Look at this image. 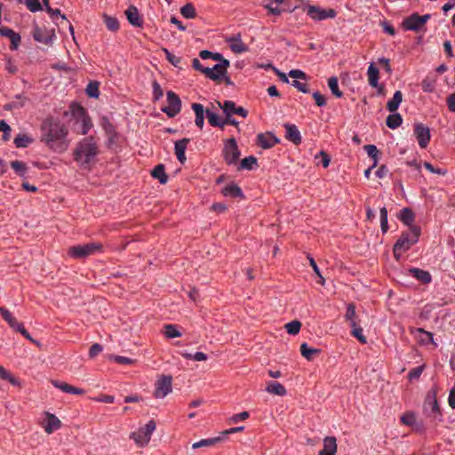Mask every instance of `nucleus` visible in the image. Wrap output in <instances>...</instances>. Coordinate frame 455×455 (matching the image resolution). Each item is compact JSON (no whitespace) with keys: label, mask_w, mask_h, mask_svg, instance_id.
I'll return each mask as SVG.
<instances>
[{"label":"nucleus","mask_w":455,"mask_h":455,"mask_svg":"<svg viewBox=\"0 0 455 455\" xmlns=\"http://www.w3.org/2000/svg\"><path fill=\"white\" fill-rule=\"evenodd\" d=\"M41 141L51 150L63 153L69 146L68 129L59 118L48 116L41 124Z\"/></svg>","instance_id":"nucleus-1"},{"label":"nucleus","mask_w":455,"mask_h":455,"mask_svg":"<svg viewBox=\"0 0 455 455\" xmlns=\"http://www.w3.org/2000/svg\"><path fill=\"white\" fill-rule=\"evenodd\" d=\"M100 154L98 143L93 136L79 140L73 150L74 161L83 169L90 170L96 163Z\"/></svg>","instance_id":"nucleus-2"},{"label":"nucleus","mask_w":455,"mask_h":455,"mask_svg":"<svg viewBox=\"0 0 455 455\" xmlns=\"http://www.w3.org/2000/svg\"><path fill=\"white\" fill-rule=\"evenodd\" d=\"M103 251V245L100 243H88L77 244L68 248V254L73 259H83L91 255Z\"/></svg>","instance_id":"nucleus-3"},{"label":"nucleus","mask_w":455,"mask_h":455,"mask_svg":"<svg viewBox=\"0 0 455 455\" xmlns=\"http://www.w3.org/2000/svg\"><path fill=\"white\" fill-rule=\"evenodd\" d=\"M71 108L74 117L76 119L77 124H79L76 132L78 134L86 135L92 127V119L86 109L76 103H73Z\"/></svg>","instance_id":"nucleus-4"},{"label":"nucleus","mask_w":455,"mask_h":455,"mask_svg":"<svg viewBox=\"0 0 455 455\" xmlns=\"http://www.w3.org/2000/svg\"><path fill=\"white\" fill-rule=\"evenodd\" d=\"M421 234V228L419 226H411L407 231L401 234L399 239L395 242L396 250L409 251L412 245L418 243Z\"/></svg>","instance_id":"nucleus-5"},{"label":"nucleus","mask_w":455,"mask_h":455,"mask_svg":"<svg viewBox=\"0 0 455 455\" xmlns=\"http://www.w3.org/2000/svg\"><path fill=\"white\" fill-rule=\"evenodd\" d=\"M156 428V424L154 419H151L144 427H140L138 431L131 433L130 438L132 439L138 446L144 447L149 443Z\"/></svg>","instance_id":"nucleus-6"},{"label":"nucleus","mask_w":455,"mask_h":455,"mask_svg":"<svg viewBox=\"0 0 455 455\" xmlns=\"http://www.w3.org/2000/svg\"><path fill=\"white\" fill-rule=\"evenodd\" d=\"M222 156L228 165L235 164L237 163L241 156V151L235 138L232 137L225 140Z\"/></svg>","instance_id":"nucleus-7"},{"label":"nucleus","mask_w":455,"mask_h":455,"mask_svg":"<svg viewBox=\"0 0 455 455\" xmlns=\"http://www.w3.org/2000/svg\"><path fill=\"white\" fill-rule=\"evenodd\" d=\"M0 315L8 323L12 329L20 332L28 340L34 342V339L30 336L29 332L25 329L23 323H19L7 308L0 307Z\"/></svg>","instance_id":"nucleus-8"},{"label":"nucleus","mask_w":455,"mask_h":455,"mask_svg":"<svg viewBox=\"0 0 455 455\" xmlns=\"http://www.w3.org/2000/svg\"><path fill=\"white\" fill-rule=\"evenodd\" d=\"M32 36L35 41L44 45H52L56 38L54 29L41 28L36 22L33 24Z\"/></svg>","instance_id":"nucleus-9"},{"label":"nucleus","mask_w":455,"mask_h":455,"mask_svg":"<svg viewBox=\"0 0 455 455\" xmlns=\"http://www.w3.org/2000/svg\"><path fill=\"white\" fill-rule=\"evenodd\" d=\"M168 106L163 107L161 110L167 115L168 117H175L181 110L182 102L180 96L172 92H166Z\"/></svg>","instance_id":"nucleus-10"},{"label":"nucleus","mask_w":455,"mask_h":455,"mask_svg":"<svg viewBox=\"0 0 455 455\" xmlns=\"http://www.w3.org/2000/svg\"><path fill=\"white\" fill-rule=\"evenodd\" d=\"M430 14L419 15L415 12L405 18L402 23L403 28L406 30L419 31L430 19Z\"/></svg>","instance_id":"nucleus-11"},{"label":"nucleus","mask_w":455,"mask_h":455,"mask_svg":"<svg viewBox=\"0 0 455 455\" xmlns=\"http://www.w3.org/2000/svg\"><path fill=\"white\" fill-rule=\"evenodd\" d=\"M304 11L314 20H323L326 19H333L336 17L337 12L333 9H322L315 5H307Z\"/></svg>","instance_id":"nucleus-12"},{"label":"nucleus","mask_w":455,"mask_h":455,"mask_svg":"<svg viewBox=\"0 0 455 455\" xmlns=\"http://www.w3.org/2000/svg\"><path fill=\"white\" fill-rule=\"evenodd\" d=\"M229 66L230 62L217 63L212 68H206L204 76L214 82L220 83L222 76L228 73Z\"/></svg>","instance_id":"nucleus-13"},{"label":"nucleus","mask_w":455,"mask_h":455,"mask_svg":"<svg viewBox=\"0 0 455 455\" xmlns=\"http://www.w3.org/2000/svg\"><path fill=\"white\" fill-rule=\"evenodd\" d=\"M172 378L170 375H163L156 383L154 396L164 398L172 392Z\"/></svg>","instance_id":"nucleus-14"},{"label":"nucleus","mask_w":455,"mask_h":455,"mask_svg":"<svg viewBox=\"0 0 455 455\" xmlns=\"http://www.w3.org/2000/svg\"><path fill=\"white\" fill-rule=\"evenodd\" d=\"M413 132L418 140L419 146L421 148H426L431 139L429 128L422 123H416L414 124Z\"/></svg>","instance_id":"nucleus-15"},{"label":"nucleus","mask_w":455,"mask_h":455,"mask_svg":"<svg viewBox=\"0 0 455 455\" xmlns=\"http://www.w3.org/2000/svg\"><path fill=\"white\" fill-rule=\"evenodd\" d=\"M219 106L226 116L237 115L243 118L248 116V111L244 108L237 107L232 100H225L223 103L219 102Z\"/></svg>","instance_id":"nucleus-16"},{"label":"nucleus","mask_w":455,"mask_h":455,"mask_svg":"<svg viewBox=\"0 0 455 455\" xmlns=\"http://www.w3.org/2000/svg\"><path fill=\"white\" fill-rule=\"evenodd\" d=\"M280 143V139L274 135V133L267 132L265 133H259L257 135V144L263 149L272 148Z\"/></svg>","instance_id":"nucleus-17"},{"label":"nucleus","mask_w":455,"mask_h":455,"mask_svg":"<svg viewBox=\"0 0 455 455\" xmlns=\"http://www.w3.org/2000/svg\"><path fill=\"white\" fill-rule=\"evenodd\" d=\"M283 127L285 129L284 137L287 140L292 142L296 146L301 144V134L295 124L287 123L283 124Z\"/></svg>","instance_id":"nucleus-18"},{"label":"nucleus","mask_w":455,"mask_h":455,"mask_svg":"<svg viewBox=\"0 0 455 455\" xmlns=\"http://www.w3.org/2000/svg\"><path fill=\"white\" fill-rule=\"evenodd\" d=\"M0 36L7 37L11 41L10 49L17 50L21 42V36L19 33L13 31L8 27L0 28Z\"/></svg>","instance_id":"nucleus-19"},{"label":"nucleus","mask_w":455,"mask_h":455,"mask_svg":"<svg viewBox=\"0 0 455 455\" xmlns=\"http://www.w3.org/2000/svg\"><path fill=\"white\" fill-rule=\"evenodd\" d=\"M189 142H190V139L184 138V139L175 141V143H174V153L176 155L178 161L181 164H184L185 162L187 161L185 152H186V149H187Z\"/></svg>","instance_id":"nucleus-20"},{"label":"nucleus","mask_w":455,"mask_h":455,"mask_svg":"<svg viewBox=\"0 0 455 455\" xmlns=\"http://www.w3.org/2000/svg\"><path fill=\"white\" fill-rule=\"evenodd\" d=\"M125 15L132 26L136 28L142 27L143 18L139 13L138 8L135 5H130L125 11Z\"/></svg>","instance_id":"nucleus-21"},{"label":"nucleus","mask_w":455,"mask_h":455,"mask_svg":"<svg viewBox=\"0 0 455 455\" xmlns=\"http://www.w3.org/2000/svg\"><path fill=\"white\" fill-rule=\"evenodd\" d=\"M369 84L373 88H379V93L383 90V85L379 84V68L371 63L367 70Z\"/></svg>","instance_id":"nucleus-22"},{"label":"nucleus","mask_w":455,"mask_h":455,"mask_svg":"<svg viewBox=\"0 0 455 455\" xmlns=\"http://www.w3.org/2000/svg\"><path fill=\"white\" fill-rule=\"evenodd\" d=\"M221 193L224 196H230L232 198H240V199L245 198L242 188L237 184H235L234 182H231V183L228 184L227 186H225L222 188Z\"/></svg>","instance_id":"nucleus-23"},{"label":"nucleus","mask_w":455,"mask_h":455,"mask_svg":"<svg viewBox=\"0 0 455 455\" xmlns=\"http://www.w3.org/2000/svg\"><path fill=\"white\" fill-rule=\"evenodd\" d=\"M46 424L44 426V431L47 434H52L54 431L61 427V421L59 418L50 412H46Z\"/></svg>","instance_id":"nucleus-24"},{"label":"nucleus","mask_w":455,"mask_h":455,"mask_svg":"<svg viewBox=\"0 0 455 455\" xmlns=\"http://www.w3.org/2000/svg\"><path fill=\"white\" fill-rule=\"evenodd\" d=\"M10 165L13 169L15 174L21 178L23 180L29 178V168L26 163L20 160H14L10 163Z\"/></svg>","instance_id":"nucleus-25"},{"label":"nucleus","mask_w":455,"mask_h":455,"mask_svg":"<svg viewBox=\"0 0 455 455\" xmlns=\"http://www.w3.org/2000/svg\"><path fill=\"white\" fill-rule=\"evenodd\" d=\"M337 452V439L335 436H326L323 439V449L318 455H335Z\"/></svg>","instance_id":"nucleus-26"},{"label":"nucleus","mask_w":455,"mask_h":455,"mask_svg":"<svg viewBox=\"0 0 455 455\" xmlns=\"http://www.w3.org/2000/svg\"><path fill=\"white\" fill-rule=\"evenodd\" d=\"M409 272L423 284H428L432 282V275L428 271L418 267H411Z\"/></svg>","instance_id":"nucleus-27"},{"label":"nucleus","mask_w":455,"mask_h":455,"mask_svg":"<svg viewBox=\"0 0 455 455\" xmlns=\"http://www.w3.org/2000/svg\"><path fill=\"white\" fill-rule=\"evenodd\" d=\"M227 42L230 43L229 47L231 51L235 53H243L248 51V46L245 44H243L240 37V35L229 37L227 40Z\"/></svg>","instance_id":"nucleus-28"},{"label":"nucleus","mask_w":455,"mask_h":455,"mask_svg":"<svg viewBox=\"0 0 455 455\" xmlns=\"http://www.w3.org/2000/svg\"><path fill=\"white\" fill-rule=\"evenodd\" d=\"M191 108L196 115L195 124L202 130L204 125V115L206 110H204V106L200 103H192Z\"/></svg>","instance_id":"nucleus-29"},{"label":"nucleus","mask_w":455,"mask_h":455,"mask_svg":"<svg viewBox=\"0 0 455 455\" xmlns=\"http://www.w3.org/2000/svg\"><path fill=\"white\" fill-rule=\"evenodd\" d=\"M398 219L400 221H402L404 225L408 226L409 228L413 225L414 220H415V214L413 211L409 207L403 208L399 214Z\"/></svg>","instance_id":"nucleus-30"},{"label":"nucleus","mask_w":455,"mask_h":455,"mask_svg":"<svg viewBox=\"0 0 455 455\" xmlns=\"http://www.w3.org/2000/svg\"><path fill=\"white\" fill-rule=\"evenodd\" d=\"M52 385L60 389L64 393L68 394H74V395H83L84 394V390L79 387H76L74 386H71L66 382H60L58 380H53Z\"/></svg>","instance_id":"nucleus-31"},{"label":"nucleus","mask_w":455,"mask_h":455,"mask_svg":"<svg viewBox=\"0 0 455 455\" xmlns=\"http://www.w3.org/2000/svg\"><path fill=\"white\" fill-rule=\"evenodd\" d=\"M266 2V4H264V8L267 9L268 11V13L270 14H273V15H280L282 13V12H293L298 6L297 5H294V6H290L288 5L287 8H279L278 7V4H276V6H274L273 4H275L273 2V0H264Z\"/></svg>","instance_id":"nucleus-32"},{"label":"nucleus","mask_w":455,"mask_h":455,"mask_svg":"<svg viewBox=\"0 0 455 455\" xmlns=\"http://www.w3.org/2000/svg\"><path fill=\"white\" fill-rule=\"evenodd\" d=\"M151 175L154 179L158 180L161 184H166L169 179L165 172V166L163 164L155 166L151 172Z\"/></svg>","instance_id":"nucleus-33"},{"label":"nucleus","mask_w":455,"mask_h":455,"mask_svg":"<svg viewBox=\"0 0 455 455\" xmlns=\"http://www.w3.org/2000/svg\"><path fill=\"white\" fill-rule=\"evenodd\" d=\"M258 166L259 165L257 158L254 156H249L241 160L239 166L237 167V170L251 171L256 169Z\"/></svg>","instance_id":"nucleus-34"},{"label":"nucleus","mask_w":455,"mask_h":455,"mask_svg":"<svg viewBox=\"0 0 455 455\" xmlns=\"http://www.w3.org/2000/svg\"><path fill=\"white\" fill-rule=\"evenodd\" d=\"M402 100H403L402 92L396 91L394 93L392 99L387 101V106H386L387 109L391 113L395 112L398 109Z\"/></svg>","instance_id":"nucleus-35"},{"label":"nucleus","mask_w":455,"mask_h":455,"mask_svg":"<svg viewBox=\"0 0 455 455\" xmlns=\"http://www.w3.org/2000/svg\"><path fill=\"white\" fill-rule=\"evenodd\" d=\"M34 139L31 136H28L25 133H19L13 140V143L16 148H28L31 143H33Z\"/></svg>","instance_id":"nucleus-36"},{"label":"nucleus","mask_w":455,"mask_h":455,"mask_svg":"<svg viewBox=\"0 0 455 455\" xmlns=\"http://www.w3.org/2000/svg\"><path fill=\"white\" fill-rule=\"evenodd\" d=\"M102 20L107 28L111 32H116L120 28V23L116 17L103 13Z\"/></svg>","instance_id":"nucleus-37"},{"label":"nucleus","mask_w":455,"mask_h":455,"mask_svg":"<svg viewBox=\"0 0 455 455\" xmlns=\"http://www.w3.org/2000/svg\"><path fill=\"white\" fill-rule=\"evenodd\" d=\"M266 391L270 394L277 395L280 396H283L286 395V388L284 387L283 385L277 381L268 382L266 387Z\"/></svg>","instance_id":"nucleus-38"},{"label":"nucleus","mask_w":455,"mask_h":455,"mask_svg":"<svg viewBox=\"0 0 455 455\" xmlns=\"http://www.w3.org/2000/svg\"><path fill=\"white\" fill-rule=\"evenodd\" d=\"M300 353L307 360L311 361L321 353L320 349L309 347L306 342L300 345Z\"/></svg>","instance_id":"nucleus-39"},{"label":"nucleus","mask_w":455,"mask_h":455,"mask_svg":"<svg viewBox=\"0 0 455 455\" xmlns=\"http://www.w3.org/2000/svg\"><path fill=\"white\" fill-rule=\"evenodd\" d=\"M403 124V117L399 113H392L387 116L386 124L388 128L395 130Z\"/></svg>","instance_id":"nucleus-40"},{"label":"nucleus","mask_w":455,"mask_h":455,"mask_svg":"<svg viewBox=\"0 0 455 455\" xmlns=\"http://www.w3.org/2000/svg\"><path fill=\"white\" fill-rule=\"evenodd\" d=\"M223 440H224V437L220 436V435L216 436V437H212V438L202 439L199 442L193 443L192 448L197 449V448H201V447L213 446V445L220 443Z\"/></svg>","instance_id":"nucleus-41"},{"label":"nucleus","mask_w":455,"mask_h":455,"mask_svg":"<svg viewBox=\"0 0 455 455\" xmlns=\"http://www.w3.org/2000/svg\"><path fill=\"white\" fill-rule=\"evenodd\" d=\"M417 332L421 333L424 335V337L420 338L419 342L421 345H428L433 344L435 347H437V344L435 342L434 339V334L430 331H427L424 330L423 328H417L415 330Z\"/></svg>","instance_id":"nucleus-42"},{"label":"nucleus","mask_w":455,"mask_h":455,"mask_svg":"<svg viewBox=\"0 0 455 455\" xmlns=\"http://www.w3.org/2000/svg\"><path fill=\"white\" fill-rule=\"evenodd\" d=\"M100 125L105 132L106 136H113L117 133L116 126L110 122L108 116H102L100 119Z\"/></svg>","instance_id":"nucleus-43"},{"label":"nucleus","mask_w":455,"mask_h":455,"mask_svg":"<svg viewBox=\"0 0 455 455\" xmlns=\"http://www.w3.org/2000/svg\"><path fill=\"white\" fill-rule=\"evenodd\" d=\"M436 77L433 76H426L421 82V87L425 92H433L435 88Z\"/></svg>","instance_id":"nucleus-44"},{"label":"nucleus","mask_w":455,"mask_h":455,"mask_svg":"<svg viewBox=\"0 0 455 455\" xmlns=\"http://www.w3.org/2000/svg\"><path fill=\"white\" fill-rule=\"evenodd\" d=\"M363 149L366 151L369 157L373 160L372 167H376L379 158V151L378 150L377 147L375 145L369 144L365 145Z\"/></svg>","instance_id":"nucleus-45"},{"label":"nucleus","mask_w":455,"mask_h":455,"mask_svg":"<svg viewBox=\"0 0 455 455\" xmlns=\"http://www.w3.org/2000/svg\"><path fill=\"white\" fill-rule=\"evenodd\" d=\"M206 117L208 118L209 124L213 127H219L223 129V120L214 112H212L209 109L205 111Z\"/></svg>","instance_id":"nucleus-46"},{"label":"nucleus","mask_w":455,"mask_h":455,"mask_svg":"<svg viewBox=\"0 0 455 455\" xmlns=\"http://www.w3.org/2000/svg\"><path fill=\"white\" fill-rule=\"evenodd\" d=\"M100 83L97 81H91L85 89L86 94L90 98L97 99L100 95Z\"/></svg>","instance_id":"nucleus-47"},{"label":"nucleus","mask_w":455,"mask_h":455,"mask_svg":"<svg viewBox=\"0 0 455 455\" xmlns=\"http://www.w3.org/2000/svg\"><path fill=\"white\" fill-rule=\"evenodd\" d=\"M328 86L335 97L341 98L343 96V92L339 88L337 76H331L328 79Z\"/></svg>","instance_id":"nucleus-48"},{"label":"nucleus","mask_w":455,"mask_h":455,"mask_svg":"<svg viewBox=\"0 0 455 455\" xmlns=\"http://www.w3.org/2000/svg\"><path fill=\"white\" fill-rule=\"evenodd\" d=\"M352 328L351 334L355 339H358L359 342L362 344L367 343L366 337L363 334V329L357 324V323H352V325H350Z\"/></svg>","instance_id":"nucleus-49"},{"label":"nucleus","mask_w":455,"mask_h":455,"mask_svg":"<svg viewBox=\"0 0 455 455\" xmlns=\"http://www.w3.org/2000/svg\"><path fill=\"white\" fill-rule=\"evenodd\" d=\"M164 335L168 339H174L178 337H181V332L179 331L178 326L175 324H166L164 325Z\"/></svg>","instance_id":"nucleus-50"},{"label":"nucleus","mask_w":455,"mask_h":455,"mask_svg":"<svg viewBox=\"0 0 455 455\" xmlns=\"http://www.w3.org/2000/svg\"><path fill=\"white\" fill-rule=\"evenodd\" d=\"M345 318L347 321L349 322L350 325H352L353 322L357 323V315L355 313V305L354 303L347 304Z\"/></svg>","instance_id":"nucleus-51"},{"label":"nucleus","mask_w":455,"mask_h":455,"mask_svg":"<svg viewBox=\"0 0 455 455\" xmlns=\"http://www.w3.org/2000/svg\"><path fill=\"white\" fill-rule=\"evenodd\" d=\"M379 215H380V228L382 234H386L388 230V222H387V208L381 207L379 209Z\"/></svg>","instance_id":"nucleus-52"},{"label":"nucleus","mask_w":455,"mask_h":455,"mask_svg":"<svg viewBox=\"0 0 455 455\" xmlns=\"http://www.w3.org/2000/svg\"><path fill=\"white\" fill-rule=\"evenodd\" d=\"M180 13L186 19H193L196 15V9L194 5L190 3L181 7Z\"/></svg>","instance_id":"nucleus-53"},{"label":"nucleus","mask_w":455,"mask_h":455,"mask_svg":"<svg viewBox=\"0 0 455 455\" xmlns=\"http://www.w3.org/2000/svg\"><path fill=\"white\" fill-rule=\"evenodd\" d=\"M301 323L298 320H293L285 324L286 331L291 335H296L299 332Z\"/></svg>","instance_id":"nucleus-54"},{"label":"nucleus","mask_w":455,"mask_h":455,"mask_svg":"<svg viewBox=\"0 0 455 455\" xmlns=\"http://www.w3.org/2000/svg\"><path fill=\"white\" fill-rule=\"evenodd\" d=\"M401 422L408 427H412L416 423V415L413 411H407L401 416Z\"/></svg>","instance_id":"nucleus-55"},{"label":"nucleus","mask_w":455,"mask_h":455,"mask_svg":"<svg viewBox=\"0 0 455 455\" xmlns=\"http://www.w3.org/2000/svg\"><path fill=\"white\" fill-rule=\"evenodd\" d=\"M24 4L31 12H37L44 10L39 0H24Z\"/></svg>","instance_id":"nucleus-56"},{"label":"nucleus","mask_w":455,"mask_h":455,"mask_svg":"<svg viewBox=\"0 0 455 455\" xmlns=\"http://www.w3.org/2000/svg\"><path fill=\"white\" fill-rule=\"evenodd\" d=\"M15 100L7 105L8 109L22 108L27 100V98L22 94L15 95Z\"/></svg>","instance_id":"nucleus-57"},{"label":"nucleus","mask_w":455,"mask_h":455,"mask_svg":"<svg viewBox=\"0 0 455 455\" xmlns=\"http://www.w3.org/2000/svg\"><path fill=\"white\" fill-rule=\"evenodd\" d=\"M0 132L3 133L2 140L8 141L11 138L12 128L4 120H0Z\"/></svg>","instance_id":"nucleus-58"},{"label":"nucleus","mask_w":455,"mask_h":455,"mask_svg":"<svg viewBox=\"0 0 455 455\" xmlns=\"http://www.w3.org/2000/svg\"><path fill=\"white\" fill-rule=\"evenodd\" d=\"M152 88H153V100L158 101L164 95L163 89H162L160 84L156 80H154L152 82Z\"/></svg>","instance_id":"nucleus-59"},{"label":"nucleus","mask_w":455,"mask_h":455,"mask_svg":"<svg viewBox=\"0 0 455 455\" xmlns=\"http://www.w3.org/2000/svg\"><path fill=\"white\" fill-rule=\"evenodd\" d=\"M424 369H425V364L412 368L408 373L409 380L412 381L414 379H419L420 378Z\"/></svg>","instance_id":"nucleus-60"},{"label":"nucleus","mask_w":455,"mask_h":455,"mask_svg":"<svg viewBox=\"0 0 455 455\" xmlns=\"http://www.w3.org/2000/svg\"><path fill=\"white\" fill-rule=\"evenodd\" d=\"M163 52L165 54L166 60L174 67H179L180 63L181 62V59L180 57L175 56L172 54L168 49L163 48Z\"/></svg>","instance_id":"nucleus-61"},{"label":"nucleus","mask_w":455,"mask_h":455,"mask_svg":"<svg viewBox=\"0 0 455 455\" xmlns=\"http://www.w3.org/2000/svg\"><path fill=\"white\" fill-rule=\"evenodd\" d=\"M0 378L4 380H8L12 385H17L18 380L3 366L0 365Z\"/></svg>","instance_id":"nucleus-62"},{"label":"nucleus","mask_w":455,"mask_h":455,"mask_svg":"<svg viewBox=\"0 0 455 455\" xmlns=\"http://www.w3.org/2000/svg\"><path fill=\"white\" fill-rule=\"evenodd\" d=\"M45 12L49 14L50 18L53 22H55L56 19H58L59 17H60L63 20H67L66 15L61 14L60 9H53L52 7H49L48 9L45 10Z\"/></svg>","instance_id":"nucleus-63"},{"label":"nucleus","mask_w":455,"mask_h":455,"mask_svg":"<svg viewBox=\"0 0 455 455\" xmlns=\"http://www.w3.org/2000/svg\"><path fill=\"white\" fill-rule=\"evenodd\" d=\"M424 167L430 172L435 173L438 175H445L447 173V170L442 169V168H436L428 162L424 163Z\"/></svg>","instance_id":"nucleus-64"}]
</instances>
